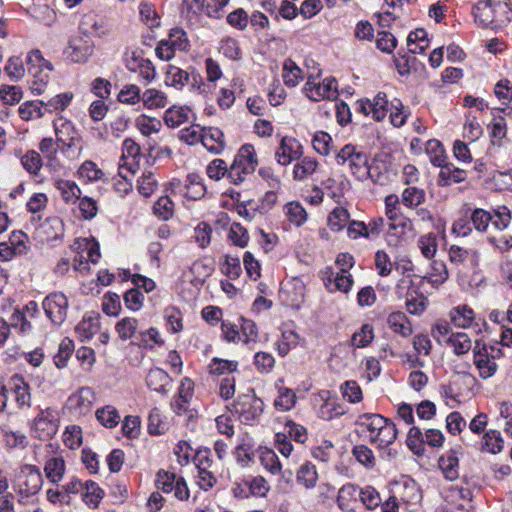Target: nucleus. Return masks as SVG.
Masks as SVG:
<instances>
[{"instance_id":"54","label":"nucleus","mask_w":512,"mask_h":512,"mask_svg":"<svg viewBox=\"0 0 512 512\" xmlns=\"http://www.w3.org/2000/svg\"><path fill=\"white\" fill-rule=\"evenodd\" d=\"M97 420L107 428H113L118 425L120 415L116 408L111 405L102 407L96 411Z\"/></svg>"},{"instance_id":"50","label":"nucleus","mask_w":512,"mask_h":512,"mask_svg":"<svg viewBox=\"0 0 512 512\" xmlns=\"http://www.w3.org/2000/svg\"><path fill=\"white\" fill-rule=\"evenodd\" d=\"M142 102L146 108L155 109L164 108L167 105L168 100L164 92L155 88H150L144 91L142 95Z\"/></svg>"},{"instance_id":"15","label":"nucleus","mask_w":512,"mask_h":512,"mask_svg":"<svg viewBox=\"0 0 512 512\" xmlns=\"http://www.w3.org/2000/svg\"><path fill=\"white\" fill-rule=\"evenodd\" d=\"M43 479L40 469L34 465L21 468L18 477L19 493L25 497L35 495L42 487Z\"/></svg>"},{"instance_id":"16","label":"nucleus","mask_w":512,"mask_h":512,"mask_svg":"<svg viewBox=\"0 0 512 512\" xmlns=\"http://www.w3.org/2000/svg\"><path fill=\"white\" fill-rule=\"evenodd\" d=\"M6 389L8 390V395L12 394L14 396V401L16 406L20 409H28L32 404V396L31 389L29 384L25 381V379L19 375H12L8 381L5 383Z\"/></svg>"},{"instance_id":"22","label":"nucleus","mask_w":512,"mask_h":512,"mask_svg":"<svg viewBox=\"0 0 512 512\" xmlns=\"http://www.w3.org/2000/svg\"><path fill=\"white\" fill-rule=\"evenodd\" d=\"M300 144L292 137H283L275 152L277 162L282 166L289 165L301 156Z\"/></svg>"},{"instance_id":"37","label":"nucleus","mask_w":512,"mask_h":512,"mask_svg":"<svg viewBox=\"0 0 512 512\" xmlns=\"http://www.w3.org/2000/svg\"><path fill=\"white\" fill-rule=\"evenodd\" d=\"M44 472L47 479L52 483H59L65 473V461L60 456L49 458L44 466Z\"/></svg>"},{"instance_id":"47","label":"nucleus","mask_w":512,"mask_h":512,"mask_svg":"<svg viewBox=\"0 0 512 512\" xmlns=\"http://www.w3.org/2000/svg\"><path fill=\"white\" fill-rule=\"evenodd\" d=\"M318 162L311 157H304L293 168V177L297 181H303L311 176L317 169Z\"/></svg>"},{"instance_id":"39","label":"nucleus","mask_w":512,"mask_h":512,"mask_svg":"<svg viewBox=\"0 0 512 512\" xmlns=\"http://www.w3.org/2000/svg\"><path fill=\"white\" fill-rule=\"evenodd\" d=\"M55 187L60 192L62 199L66 203H75L80 199L81 189L74 181L57 179L55 181Z\"/></svg>"},{"instance_id":"13","label":"nucleus","mask_w":512,"mask_h":512,"mask_svg":"<svg viewBox=\"0 0 512 512\" xmlns=\"http://www.w3.org/2000/svg\"><path fill=\"white\" fill-rule=\"evenodd\" d=\"M195 462L198 472L196 482L202 490L208 491L217 483V478L212 470L211 452L208 450L198 451L195 455Z\"/></svg>"},{"instance_id":"30","label":"nucleus","mask_w":512,"mask_h":512,"mask_svg":"<svg viewBox=\"0 0 512 512\" xmlns=\"http://www.w3.org/2000/svg\"><path fill=\"white\" fill-rule=\"evenodd\" d=\"M445 499L458 509H467L472 500V491L467 487L452 485L446 490Z\"/></svg>"},{"instance_id":"40","label":"nucleus","mask_w":512,"mask_h":512,"mask_svg":"<svg viewBox=\"0 0 512 512\" xmlns=\"http://www.w3.org/2000/svg\"><path fill=\"white\" fill-rule=\"evenodd\" d=\"M318 480V473L315 465L310 462L302 464L296 473V481L306 489L315 487Z\"/></svg>"},{"instance_id":"33","label":"nucleus","mask_w":512,"mask_h":512,"mask_svg":"<svg viewBox=\"0 0 512 512\" xmlns=\"http://www.w3.org/2000/svg\"><path fill=\"white\" fill-rule=\"evenodd\" d=\"M206 188L202 178L195 174H188L183 186V195L190 200H198L204 196Z\"/></svg>"},{"instance_id":"14","label":"nucleus","mask_w":512,"mask_h":512,"mask_svg":"<svg viewBox=\"0 0 512 512\" xmlns=\"http://www.w3.org/2000/svg\"><path fill=\"white\" fill-rule=\"evenodd\" d=\"M235 412L241 420L249 424L255 421L263 411V402L254 393L238 396L234 404Z\"/></svg>"},{"instance_id":"26","label":"nucleus","mask_w":512,"mask_h":512,"mask_svg":"<svg viewBox=\"0 0 512 512\" xmlns=\"http://www.w3.org/2000/svg\"><path fill=\"white\" fill-rule=\"evenodd\" d=\"M39 150L47 161V166L57 171L62 167V163L58 158L59 143L51 137H46L39 143Z\"/></svg>"},{"instance_id":"6","label":"nucleus","mask_w":512,"mask_h":512,"mask_svg":"<svg viewBox=\"0 0 512 512\" xmlns=\"http://www.w3.org/2000/svg\"><path fill=\"white\" fill-rule=\"evenodd\" d=\"M190 47L186 32L181 28H173L168 34V38L162 39L155 53L163 61L171 60L177 51H187Z\"/></svg>"},{"instance_id":"25","label":"nucleus","mask_w":512,"mask_h":512,"mask_svg":"<svg viewBox=\"0 0 512 512\" xmlns=\"http://www.w3.org/2000/svg\"><path fill=\"white\" fill-rule=\"evenodd\" d=\"M440 168L438 184L442 187L449 186L452 183H461L467 178V171L456 167L453 163L446 161Z\"/></svg>"},{"instance_id":"24","label":"nucleus","mask_w":512,"mask_h":512,"mask_svg":"<svg viewBox=\"0 0 512 512\" xmlns=\"http://www.w3.org/2000/svg\"><path fill=\"white\" fill-rule=\"evenodd\" d=\"M348 166L352 174L359 180L365 181L371 179L374 183L379 181L375 178L372 171L373 167L368 164V156L363 152H358L354 155V158L348 163Z\"/></svg>"},{"instance_id":"4","label":"nucleus","mask_w":512,"mask_h":512,"mask_svg":"<svg viewBox=\"0 0 512 512\" xmlns=\"http://www.w3.org/2000/svg\"><path fill=\"white\" fill-rule=\"evenodd\" d=\"M257 164L258 161L253 145L244 144L229 167L228 179L236 185L244 182L255 171Z\"/></svg>"},{"instance_id":"35","label":"nucleus","mask_w":512,"mask_h":512,"mask_svg":"<svg viewBox=\"0 0 512 512\" xmlns=\"http://www.w3.org/2000/svg\"><path fill=\"white\" fill-rule=\"evenodd\" d=\"M191 110L188 107L172 106L164 113V122L170 128H176L188 122Z\"/></svg>"},{"instance_id":"63","label":"nucleus","mask_w":512,"mask_h":512,"mask_svg":"<svg viewBox=\"0 0 512 512\" xmlns=\"http://www.w3.org/2000/svg\"><path fill=\"white\" fill-rule=\"evenodd\" d=\"M340 389L343 398L350 403H359L363 399L362 390L354 380L345 381Z\"/></svg>"},{"instance_id":"41","label":"nucleus","mask_w":512,"mask_h":512,"mask_svg":"<svg viewBox=\"0 0 512 512\" xmlns=\"http://www.w3.org/2000/svg\"><path fill=\"white\" fill-rule=\"evenodd\" d=\"M74 250H81L87 259L96 264L100 259V248L99 244L94 239L80 238L77 239L73 244Z\"/></svg>"},{"instance_id":"18","label":"nucleus","mask_w":512,"mask_h":512,"mask_svg":"<svg viewBox=\"0 0 512 512\" xmlns=\"http://www.w3.org/2000/svg\"><path fill=\"white\" fill-rule=\"evenodd\" d=\"M96 401V395L92 388L81 387L68 398V407L76 415H86L91 411Z\"/></svg>"},{"instance_id":"57","label":"nucleus","mask_w":512,"mask_h":512,"mask_svg":"<svg viewBox=\"0 0 512 512\" xmlns=\"http://www.w3.org/2000/svg\"><path fill=\"white\" fill-rule=\"evenodd\" d=\"M138 328V321L132 317L121 319L115 326V330L121 340H128L135 336Z\"/></svg>"},{"instance_id":"45","label":"nucleus","mask_w":512,"mask_h":512,"mask_svg":"<svg viewBox=\"0 0 512 512\" xmlns=\"http://www.w3.org/2000/svg\"><path fill=\"white\" fill-rule=\"evenodd\" d=\"M503 438L497 430H489L485 432L481 441V449L491 454H497L503 449Z\"/></svg>"},{"instance_id":"43","label":"nucleus","mask_w":512,"mask_h":512,"mask_svg":"<svg viewBox=\"0 0 512 512\" xmlns=\"http://www.w3.org/2000/svg\"><path fill=\"white\" fill-rule=\"evenodd\" d=\"M427 32L424 29H416L407 37L408 50L412 54H421L428 48Z\"/></svg>"},{"instance_id":"3","label":"nucleus","mask_w":512,"mask_h":512,"mask_svg":"<svg viewBox=\"0 0 512 512\" xmlns=\"http://www.w3.org/2000/svg\"><path fill=\"white\" fill-rule=\"evenodd\" d=\"M27 71L32 77L31 90L41 94L50 80L53 65L46 60L38 49L31 50L26 58Z\"/></svg>"},{"instance_id":"7","label":"nucleus","mask_w":512,"mask_h":512,"mask_svg":"<svg viewBox=\"0 0 512 512\" xmlns=\"http://www.w3.org/2000/svg\"><path fill=\"white\" fill-rule=\"evenodd\" d=\"M317 76L308 75L307 81L303 87V92L312 101L323 99L333 100L338 96L337 83L334 78H325L322 82L317 81Z\"/></svg>"},{"instance_id":"28","label":"nucleus","mask_w":512,"mask_h":512,"mask_svg":"<svg viewBox=\"0 0 512 512\" xmlns=\"http://www.w3.org/2000/svg\"><path fill=\"white\" fill-rule=\"evenodd\" d=\"M53 127L57 143L81 140L74 124L63 116H60L53 121Z\"/></svg>"},{"instance_id":"19","label":"nucleus","mask_w":512,"mask_h":512,"mask_svg":"<svg viewBox=\"0 0 512 512\" xmlns=\"http://www.w3.org/2000/svg\"><path fill=\"white\" fill-rule=\"evenodd\" d=\"M389 101L384 92H378L373 100L365 99L359 102V111L365 115H371L376 121L383 120L389 111Z\"/></svg>"},{"instance_id":"31","label":"nucleus","mask_w":512,"mask_h":512,"mask_svg":"<svg viewBox=\"0 0 512 512\" xmlns=\"http://www.w3.org/2000/svg\"><path fill=\"white\" fill-rule=\"evenodd\" d=\"M201 143L208 151L219 154L225 147L224 134L216 127L204 128Z\"/></svg>"},{"instance_id":"60","label":"nucleus","mask_w":512,"mask_h":512,"mask_svg":"<svg viewBox=\"0 0 512 512\" xmlns=\"http://www.w3.org/2000/svg\"><path fill=\"white\" fill-rule=\"evenodd\" d=\"M73 98L72 92H64L53 96L44 105L49 112L64 111L71 104Z\"/></svg>"},{"instance_id":"10","label":"nucleus","mask_w":512,"mask_h":512,"mask_svg":"<svg viewBox=\"0 0 512 512\" xmlns=\"http://www.w3.org/2000/svg\"><path fill=\"white\" fill-rule=\"evenodd\" d=\"M504 10L500 2L479 1L473 10L475 22L484 28L501 25L505 19L499 17V12Z\"/></svg>"},{"instance_id":"49","label":"nucleus","mask_w":512,"mask_h":512,"mask_svg":"<svg viewBox=\"0 0 512 512\" xmlns=\"http://www.w3.org/2000/svg\"><path fill=\"white\" fill-rule=\"evenodd\" d=\"M43 106H45L43 101L24 102L18 109L19 116L25 121L40 119L44 115L42 111Z\"/></svg>"},{"instance_id":"52","label":"nucleus","mask_w":512,"mask_h":512,"mask_svg":"<svg viewBox=\"0 0 512 512\" xmlns=\"http://www.w3.org/2000/svg\"><path fill=\"white\" fill-rule=\"evenodd\" d=\"M374 339V329L371 324H363L351 337V345L355 348L367 347Z\"/></svg>"},{"instance_id":"11","label":"nucleus","mask_w":512,"mask_h":512,"mask_svg":"<svg viewBox=\"0 0 512 512\" xmlns=\"http://www.w3.org/2000/svg\"><path fill=\"white\" fill-rule=\"evenodd\" d=\"M57 430V413L52 408L40 410V412L34 418L31 426L33 435L42 440L52 438L57 433Z\"/></svg>"},{"instance_id":"59","label":"nucleus","mask_w":512,"mask_h":512,"mask_svg":"<svg viewBox=\"0 0 512 512\" xmlns=\"http://www.w3.org/2000/svg\"><path fill=\"white\" fill-rule=\"evenodd\" d=\"M352 454L356 460L367 469L375 467L376 459L374 453L366 445H356L352 450Z\"/></svg>"},{"instance_id":"36","label":"nucleus","mask_w":512,"mask_h":512,"mask_svg":"<svg viewBox=\"0 0 512 512\" xmlns=\"http://www.w3.org/2000/svg\"><path fill=\"white\" fill-rule=\"evenodd\" d=\"M449 277V272L444 261L434 260L431 263L430 271L424 276V280L433 287H439L444 284Z\"/></svg>"},{"instance_id":"1","label":"nucleus","mask_w":512,"mask_h":512,"mask_svg":"<svg viewBox=\"0 0 512 512\" xmlns=\"http://www.w3.org/2000/svg\"><path fill=\"white\" fill-rule=\"evenodd\" d=\"M356 424L366 434L368 440L378 448H385L393 444L398 434L396 425L380 414H361L358 416Z\"/></svg>"},{"instance_id":"5","label":"nucleus","mask_w":512,"mask_h":512,"mask_svg":"<svg viewBox=\"0 0 512 512\" xmlns=\"http://www.w3.org/2000/svg\"><path fill=\"white\" fill-rule=\"evenodd\" d=\"M395 293L398 298L406 299V309L412 315H421L428 305V299L418 292L410 275L398 280Z\"/></svg>"},{"instance_id":"8","label":"nucleus","mask_w":512,"mask_h":512,"mask_svg":"<svg viewBox=\"0 0 512 512\" xmlns=\"http://www.w3.org/2000/svg\"><path fill=\"white\" fill-rule=\"evenodd\" d=\"M155 485L158 490L164 493L174 492L176 499L187 501L190 492L187 483L183 477H177L175 473L165 470H159L156 475Z\"/></svg>"},{"instance_id":"61","label":"nucleus","mask_w":512,"mask_h":512,"mask_svg":"<svg viewBox=\"0 0 512 512\" xmlns=\"http://www.w3.org/2000/svg\"><path fill=\"white\" fill-rule=\"evenodd\" d=\"M243 484L248 488L249 494L263 497L267 494L269 486L262 476L249 477L243 480Z\"/></svg>"},{"instance_id":"12","label":"nucleus","mask_w":512,"mask_h":512,"mask_svg":"<svg viewBox=\"0 0 512 512\" xmlns=\"http://www.w3.org/2000/svg\"><path fill=\"white\" fill-rule=\"evenodd\" d=\"M94 42L88 37H74L69 40L64 49L67 61L75 64H85L94 53Z\"/></svg>"},{"instance_id":"53","label":"nucleus","mask_w":512,"mask_h":512,"mask_svg":"<svg viewBox=\"0 0 512 512\" xmlns=\"http://www.w3.org/2000/svg\"><path fill=\"white\" fill-rule=\"evenodd\" d=\"M136 343L143 348L153 349L155 346L163 345L164 341L161 338L158 329L152 327L146 331L140 332L137 336Z\"/></svg>"},{"instance_id":"34","label":"nucleus","mask_w":512,"mask_h":512,"mask_svg":"<svg viewBox=\"0 0 512 512\" xmlns=\"http://www.w3.org/2000/svg\"><path fill=\"white\" fill-rule=\"evenodd\" d=\"M387 323L390 329L403 337H409L413 332L411 322L403 312L391 313L388 316Z\"/></svg>"},{"instance_id":"44","label":"nucleus","mask_w":512,"mask_h":512,"mask_svg":"<svg viewBox=\"0 0 512 512\" xmlns=\"http://www.w3.org/2000/svg\"><path fill=\"white\" fill-rule=\"evenodd\" d=\"M327 281L326 285L330 291H341L344 293H347L353 284V279L349 272H338L335 275L331 272Z\"/></svg>"},{"instance_id":"55","label":"nucleus","mask_w":512,"mask_h":512,"mask_svg":"<svg viewBox=\"0 0 512 512\" xmlns=\"http://www.w3.org/2000/svg\"><path fill=\"white\" fill-rule=\"evenodd\" d=\"M426 152L430 156V162L434 166L440 167L447 161L443 145L436 139L427 142Z\"/></svg>"},{"instance_id":"27","label":"nucleus","mask_w":512,"mask_h":512,"mask_svg":"<svg viewBox=\"0 0 512 512\" xmlns=\"http://www.w3.org/2000/svg\"><path fill=\"white\" fill-rule=\"evenodd\" d=\"M100 331L99 315H85L77 324L75 332L77 337L82 341H90L95 334Z\"/></svg>"},{"instance_id":"17","label":"nucleus","mask_w":512,"mask_h":512,"mask_svg":"<svg viewBox=\"0 0 512 512\" xmlns=\"http://www.w3.org/2000/svg\"><path fill=\"white\" fill-rule=\"evenodd\" d=\"M449 318L451 323L461 329H477L481 331L479 324L480 318L476 317L474 310L467 304H460L453 307L449 312Z\"/></svg>"},{"instance_id":"58","label":"nucleus","mask_w":512,"mask_h":512,"mask_svg":"<svg viewBox=\"0 0 512 512\" xmlns=\"http://www.w3.org/2000/svg\"><path fill=\"white\" fill-rule=\"evenodd\" d=\"M190 75L187 71L176 66H170L166 74V83L177 89H181L188 83Z\"/></svg>"},{"instance_id":"51","label":"nucleus","mask_w":512,"mask_h":512,"mask_svg":"<svg viewBox=\"0 0 512 512\" xmlns=\"http://www.w3.org/2000/svg\"><path fill=\"white\" fill-rule=\"evenodd\" d=\"M287 219L299 227L307 220V212L299 202H289L284 206Z\"/></svg>"},{"instance_id":"29","label":"nucleus","mask_w":512,"mask_h":512,"mask_svg":"<svg viewBox=\"0 0 512 512\" xmlns=\"http://www.w3.org/2000/svg\"><path fill=\"white\" fill-rule=\"evenodd\" d=\"M439 468L444 477L449 481H454L459 477V458L458 451L452 449L442 455L439 459Z\"/></svg>"},{"instance_id":"23","label":"nucleus","mask_w":512,"mask_h":512,"mask_svg":"<svg viewBox=\"0 0 512 512\" xmlns=\"http://www.w3.org/2000/svg\"><path fill=\"white\" fill-rule=\"evenodd\" d=\"M146 385L151 391L165 395L171 389L172 379L163 369L152 368L147 374Z\"/></svg>"},{"instance_id":"32","label":"nucleus","mask_w":512,"mask_h":512,"mask_svg":"<svg viewBox=\"0 0 512 512\" xmlns=\"http://www.w3.org/2000/svg\"><path fill=\"white\" fill-rule=\"evenodd\" d=\"M385 214L387 218L397 225L406 227L410 220L403 216L400 208V199L396 194H389L385 197Z\"/></svg>"},{"instance_id":"56","label":"nucleus","mask_w":512,"mask_h":512,"mask_svg":"<svg viewBox=\"0 0 512 512\" xmlns=\"http://www.w3.org/2000/svg\"><path fill=\"white\" fill-rule=\"evenodd\" d=\"M349 212L343 207H336L328 216V226L334 232L341 231L349 222Z\"/></svg>"},{"instance_id":"9","label":"nucleus","mask_w":512,"mask_h":512,"mask_svg":"<svg viewBox=\"0 0 512 512\" xmlns=\"http://www.w3.org/2000/svg\"><path fill=\"white\" fill-rule=\"evenodd\" d=\"M42 307L51 323L56 327H60L67 318L68 298L62 292L50 293L44 298Z\"/></svg>"},{"instance_id":"48","label":"nucleus","mask_w":512,"mask_h":512,"mask_svg":"<svg viewBox=\"0 0 512 512\" xmlns=\"http://www.w3.org/2000/svg\"><path fill=\"white\" fill-rule=\"evenodd\" d=\"M417 246L424 258L433 259L438 249L436 234L430 232L420 236L417 240Z\"/></svg>"},{"instance_id":"20","label":"nucleus","mask_w":512,"mask_h":512,"mask_svg":"<svg viewBox=\"0 0 512 512\" xmlns=\"http://www.w3.org/2000/svg\"><path fill=\"white\" fill-rule=\"evenodd\" d=\"M141 158L140 146L132 139H125L122 144V157L120 164V174L122 170L127 169L130 173L135 174L139 168V159Z\"/></svg>"},{"instance_id":"42","label":"nucleus","mask_w":512,"mask_h":512,"mask_svg":"<svg viewBox=\"0 0 512 512\" xmlns=\"http://www.w3.org/2000/svg\"><path fill=\"white\" fill-rule=\"evenodd\" d=\"M426 193L418 187H407L402 191L401 203L409 208L416 209L425 202Z\"/></svg>"},{"instance_id":"21","label":"nucleus","mask_w":512,"mask_h":512,"mask_svg":"<svg viewBox=\"0 0 512 512\" xmlns=\"http://www.w3.org/2000/svg\"><path fill=\"white\" fill-rule=\"evenodd\" d=\"M449 261L456 266L470 265L477 267L480 261V252L476 248H464L459 245H451L448 250Z\"/></svg>"},{"instance_id":"46","label":"nucleus","mask_w":512,"mask_h":512,"mask_svg":"<svg viewBox=\"0 0 512 512\" xmlns=\"http://www.w3.org/2000/svg\"><path fill=\"white\" fill-rule=\"evenodd\" d=\"M446 343L453 348V352L457 356L466 354L472 348L470 337L463 332L452 333Z\"/></svg>"},{"instance_id":"64","label":"nucleus","mask_w":512,"mask_h":512,"mask_svg":"<svg viewBox=\"0 0 512 512\" xmlns=\"http://www.w3.org/2000/svg\"><path fill=\"white\" fill-rule=\"evenodd\" d=\"M296 395L289 388H279V395L274 401V406L280 411H288L294 407Z\"/></svg>"},{"instance_id":"62","label":"nucleus","mask_w":512,"mask_h":512,"mask_svg":"<svg viewBox=\"0 0 512 512\" xmlns=\"http://www.w3.org/2000/svg\"><path fill=\"white\" fill-rule=\"evenodd\" d=\"M21 164L27 172L37 175L42 167V158L35 150H29L21 157Z\"/></svg>"},{"instance_id":"38","label":"nucleus","mask_w":512,"mask_h":512,"mask_svg":"<svg viewBox=\"0 0 512 512\" xmlns=\"http://www.w3.org/2000/svg\"><path fill=\"white\" fill-rule=\"evenodd\" d=\"M282 78L288 87H296L303 79L302 69L292 60L286 59L283 64Z\"/></svg>"},{"instance_id":"2","label":"nucleus","mask_w":512,"mask_h":512,"mask_svg":"<svg viewBox=\"0 0 512 512\" xmlns=\"http://www.w3.org/2000/svg\"><path fill=\"white\" fill-rule=\"evenodd\" d=\"M473 365L477 370L479 378L487 380L492 378L498 371L497 359L501 358V349L495 346H488L480 340L474 342L472 348Z\"/></svg>"}]
</instances>
